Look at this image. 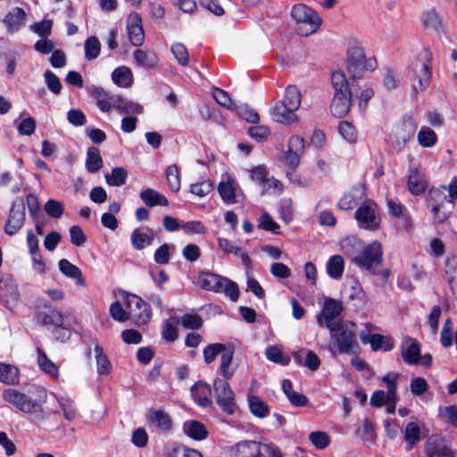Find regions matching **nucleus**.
Returning a JSON list of instances; mask_svg holds the SVG:
<instances>
[{
	"label": "nucleus",
	"instance_id": "obj_1",
	"mask_svg": "<svg viewBox=\"0 0 457 457\" xmlns=\"http://www.w3.org/2000/svg\"><path fill=\"white\" fill-rule=\"evenodd\" d=\"M2 398L24 414L34 415L39 420L46 418L44 404L47 395L42 386L29 385L21 388H5Z\"/></svg>",
	"mask_w": 457,
	"mask_h": 457
},
{
	"label": "nucleus",
	"instance_id": "obj_2",
	"mask_svg": "<svg viewBox=\"0 0 457 457\" xmlns=\"http://www.w3.org/2000/svg\"><path fill=\"white\" fill-rule=\"evenodd\" d=\"M328 330L330 333L328 351L331 353L349 354L354 353L358 348L357 326L354 322L345 320Z\"/></svg>",
	"mask_w": 457,
	"mask_h": 457
},
{
	"label": "nucleus",
	"instance_id": "obj_3",
	"mask_svg": "<svg viewBox=\"0 0 457 457\" xmlns=\"http://www.w3.org/2000/svg\"><path fill=\"white\" fill-rule=\"evenodd\" d=\"M331 85L335 92L330 110L335 117L341 118L349 112L352 96L348 81L342 71L332 72Z\"/></svg>",
	"mask_w": 457,
	"mask_h": 457
},
{
	"label": "nucleus",
	"instance_id": "obj_4",
	"mask_svg": "<svg viewBox=\"0 0 457 457\" xmlns=\"http://www.w3.org/2000/svg\"><path fill=\"white\" fill-rule=\"evenodd\" d=\"M291 17L295 21L298 35L307 37L314 34L321 25L319 14L305 4H295L291 9Z\"/></svg>",
	"mask_w": 457,
	"mask_h": 457
},
{
	"label": "nucleus",
	"instance_id": "obj_5",
	"mask_svg": "<svg viewBox=\"0 0 457 457\" xmlns=\"http://www.w3.org/2000/svg\"><path fill=\"white\" fill-rule=\"evenodd\" d=\"M196 283L203 289L224 293L233 302L238 300L239 288L237 285L225 277L212 272H201L197 276Z\"/></svg>",
	"mask_w": 457,
	"mask_h": 457
},
{
	"label": "nucleus",
	"instance_id": "obj_6",
	"mask_svg": "<svg viewBox=\"0 0 457 457\" xmlns=\"http://www.w3.org/2000/svg\"><path fill=\"white\" fill-rule=\"evenodd\" d=\"M321 310L316 315L317 323L321 328L328 329L339 325V322H345L341 314L343 312V304L340 301L324 296L319 300Z\"/></svg>",
	"mask_w": 457,
	"mask_h": 457
},
{
	"label": "nucleus",
	"instance_id": "obj_7",
	"mask_svg": "<svg viewBox=\"0 0 457 457\" xmlns=\"http://www.w3.org/2000/svg\"><path fill=\"white\" fill-rule=\"evenodd\" d=\"M377 62L374 57H367L359 45H353L347 51V70L353 77H361L363 71H373Z\"/></svg>",
	"mask_w": 457,
	"mask_h": 457
},
{
	"label": "nucleus",
	"instance_id": "obj_8",
	"mask_svg": "<svg viewBox=\"0 0 457 457\" xmlns=\"http://www.w3.org/2000/svg\"><path fill=\"white\" fill-rule=\"evenodd\" d=\"M445 190V187L432 188L429 190L428 197V204L431 208L435 219L439 222H443L448 218L454 206V203L446 195Z\"/></svg>",
	"mask_w": 457,
	"mask_h": 457
},
{
	"label": "nucleus",
	"instance_id": "obj_9",
	"mask_svg": "<svg viewBox=\"0 0 457 457\" xmlns=\"http://www.w3.org/2000/svg\"><path fill=\"white\" fill-rule=\"evenodd\" d=\"M382 246L373 241L353 258V262L361 269L374 272L382 262Z\"/></svg>",
	"mask_w": 457,
	"mask_h": 457
},
{
	"label": "nucleus",
	"instance_id": "obj_10",
	"mask_svg": "<svg viewBox=\"0 0 457 457\" xmlns=\"http://www.w3.org/2000/svg\"><path fill=\"white\" fill-rule=\"evenodd\" d=\"M125 306L129 310L130 320L137 325L146 324L152 316L149 304L134 294H127Z\"/></svg>",
	"mask_w": 457,
	"mask_h": 457
},
{
	"label": "nucleus",
	"instance_id": "obj_11",
	"mask_svg": "<svg viewBox=\"0 0 457 457\" xmlns=\"http://www.w3.org/2000/svg\"><path fill=\"white\" fill-rule=\"evenodd\" d=\"M215 399L218 405L227 414H233L237 410L235 393L228 383L222 378H215L213 381Z\"/></svg>",
	"mask_w": 457,
	"mask_h": 457
},
{
	"label": "nucleus",
	"instance_id": "obj_12",
	"mask_svg": "<svg viewBox=\"0 0 457 457\" xmlns=\"http://www.w3.org/2000/svg\"><path fill=\"white\" fill-rule=\"evenodd\" d=\"M217 190L223 203L228 205L237 203V198L243 195L236 178L228 171L221 174Z\"/></svg>",
	"mask_w": 457,
	"mask_h": 457
},
{
	"label": "nucleus",
	"instance_id": "obj_13",
	"mask_svg": "<svg viewBox=\"0 0 457 457\" xmlns=\"http://www.w3.org/2000/svg\"><path fill=\"white\" fill-rule=\"evenodd\" d=\"M396 379L397 375L387 373L382 378L383 382L386 383L387 391L383 390L375 391L370 397V404L375 407H382L388 402H397L396 394Z\"/></svg>",
	"mask_w": 457,
	"mask_h": 457
},
{
	"label": "nucleus",
	"instance_id": "obj_14",
	"mask_svg": "<svg viewBox=\"0 0 457 457\" xmlns=\"http://www.w3.org/2000/svg\"><path fill=\"white\" fill-rule=\"evenodd\" d=\"M25 205L21 200L14 201L4 224V232L13 236L20 231L25 224Z\"/></svg>",
	"mask_w": 457,
	"mask_h": 457
},
{
	"label": "nucleus",
	"instance_id": "obj_15",
	"mask_svg": "<svg viewBox=\"0 0 457 457\" xmlns=\"http://www.w3.org/2000/svg\"><path fill=\"white\" fill-rule=\"evenodd\" d=\"M354 217L359 226L362 228L374 230L379 227L380 219L374 203L361 205L356 210Z\"/></svg>",
	"mask_w": 457,
	"mask_h": 457
},
{
	"label": "nucleus",
	"instance_id": "obj_16",
	"mask_svg": "<svg viewBox=\"0 0 457 457\" xmlns=\"http://www.w3.org/2000/svg\"><path fill=\"white\" fill-rule=\"evenodd\" d=\"M127 32L130 43L140 46L145 42V32L142 26L141 16L137 12H131L127 18Z\"/></svg>",
	"mask_w": 457,
	"mask_h": 457
},
{
	"label": "nucleus",
	"instance_id": "obj_17",
	"mask_svg": "<svg viewBox=\"0 0 457 457\" xmlns=\"http://www.w3.org/2000/svg\"><path fill=\"white\" fill-rule=\"evenodd\" d=\"M428 457H455V452L450 444L444 438H431L425 445Z\"/></svg>",
	"mask_w": 457,
	"mask_h": 457
},
{
	"label": "nucleus",
	"instance_id": "obj_18",
	"mask_svg": "<svg viewBox=\"0 0 457 457\" xmlns=\"http://www.w3.org/2000/svg\"><path fill=\"white\" fill-rule=\"evenodd\" d=\"M417 124L414 120L408 118L398 125L395 131L396 145L399 149L403 147L414 136Z\"/></svg>",
	"mask_w": 457,
	"mask_h": 457
},
{
	"label": "nucleus",
	"instance_id": "obj_19",
	"mask_svg": "<svg viewBox=\"0 0 457 457\" xmlns=\"http://www.w3.org/2000/svg\"><path fill=\"white\" fill-rule=\"evenodd\" d=\"M270 115L275 121L284 124H294L299 120L295 111H290L282 101L275 104L270 110Z\"/></svg>",
	"mask_w": 457,
	"mask_h": 457
},
{
	"label": "nucleus",
	"instance_id": "obj_20",
	"mask_svg": "<svg viewBox=\"0 0 457 457\" xmlns=\"http://www.w3.org/2000/svg\"><path fill=\"white\" fill-rule=\"evenodd\" d=\"M403 360L409 365H416L420 361V344L413 338L407 337L401 346Z\"/></svg>",
	"mask_w": 457,
	"mask_h": 457
},
{
	"label": "nucleus",
	"instance_id": "obj_21",
	"mask_svg": "<svg viewBox=\"0 0 457 457\" xmlns=\"http://www.w3.org/2000/svg\"><path fill=\"white\" fill-rule=\"evenodd\" d=\"M431 71L426 62L417 63L414 67L412 88L415 92L424 91L429 85Z\"/></svg>",
	"mask_w": 457,
	"mask_h": 457
},
{
	"label": "nucleus",
	"instance_id": "obj_22",
	"mask_svg": "<svg viewBox=\"0 0 457 457\" xmlns=\"http://www.w3.org/2000/svg\"><path fill=\"white\" fill-rule=\"evenodd\" d=\"M360 337L363 344H370L373 351L383 350L387 352L394 348L392 339L380 334H373L370 336L361 331Z\"/></svg>",
	"mask_w": 457,
	"mask_h": 457
},
{
	"label": "nucleus",
	"instance_id": "obj_23",
	"mask_svg": "<svg viewBox=\"0 0 457 457\" xmlns=\"http://www.w3.org/2000/svg\"><path fill=\"white\" fill-rule=\"evenodd\" d=\"M428 187V180L425 174L418 168L410 170L408 188L412 195H420Z\"/></svg>",
	"mask_w": 457,
	"mask_h": 457
},
{
	"label": "nucleus",
	"instance_id": "obj_24",
	"mask_svg": "<svg viewBox=\"0 0 457 457\" xmlns=\"http://www.w3.org/2000/svg\"><path fill=\"white\" fill-rule=\"evenodd\" d=\"M218 244L219 247L225 253H233L237 256H239L243 265L249 269L252 263V260L249 257L248 253L244 251L240 246L237 245L234 242L227 239L219 237L218 238Z\"/></svg>",
	"mask_w": 457,
	"mask_h": 457
},
{
	"label": "nucleus",
	"instance_id": "obj_25",
	"mask_svg": "<svg viewBox=\"0 0 457 457\" xmlns=\"http://www.w3.org/2000/svg\"><path fill=\"white\" fill-rule=\"evenodd\" d=\"M293 357L299 365H303L312 371L317 370L320 365L319 356L311 350L300 349L293 353Z\"/></svg>",
	"mask_w": 457,
	"mask_h": 457
},
{
	"label": "nucleus",
	"instance_id": "obj_26",
	"mask_svg": "<svg viewBox=\"0 0 457 457\" xmlns=\"http://www.w3.org/2000/svg\"><path fill=\"white\" fill-rule=\"evenodd\" d=\"M26 12L22 8L15 7L10 11L4 18L3 22L7 28L9 33H14L20 30L23 25Z\"/></svg>",
	"mask_w": 457,
	"mask_h": 457
},
{
	"label": "nucleus",
	"instance_id": "obj_27",
	"mask_svg": "<svg viewBox=\"0 0 457 457\" xmlns=\"http://www.w3.org/2000/svg\"><path fill=\"white\" fill-rule=\"evenodd\" d=\"M112 105L120 113L141 114L143 106L137 103L129 101L121 96L112 95Z\"/></svg>",
	"mask_w": 457,
	"mask_h": 457
},
{
	"label": "nucleus",
	"instance_id": "obj_28",
	"mask_svg": "<svg viewBox=\"0 0 457 457\" xmlns=\"http://www.w3.org/2000/svg\"><path fill=\"white\" fill-rule=\"evenodd\" d=\"M191 394L194 401L200 406L207 407L212 404L210 398L212 390L208 384L197 382L191 387Z\"/></svg>",
	"mask_w": 457,
	"mask_h": 457
},
{
	"label": "nucleus",
	"instance_id": "obj_29",
	"mask_svg": "<svg viewBox=\"0 0 457 457\" xmlns=\"http://www.w3.org/2000/svg\"><path fill=\"white\" fill-rule=\"evenodd\" d=\"M60 271L67 278L75 279V283L79 287H85L86 281L82 276V272L79 267L71 263L66 259H62L58 262Z\"/></svg>",
	"mask_w": 457,
	"mask_h": 457
},
{
	"label": "nucleus",
	"instance_id": "obj_30",
	"mask_svg": "<svg viewBox=\"0 0 457 457\" xmlns=\"http://www.w3.org/2000/svg\"><path fill=\"white\" fill-rule=\"evenodd\" d=\"M263 444L255 441L239 442L234 448V455L235 457H257Z\"/></svg>",
	"mask_w": 457,
	"mask_h": 457
},
{
	"label": "nucleus",
	"instance_id": "obj_31",
	"mask_svg": "<svg viewBox=\"0 0 457 457\" xmlns=\"http://www.w3.org/2000/svg\"><path fill=\"white\" fill-rule=\"evenodd\" d=\"M149 422L161 432H168L172 428V420L162 410L152 411L148 414Z\"/></svg>",
	"mask_w": 457,
	"mask_h": 457
},
{
	"label": "nucleus",
	"instance_id": "obj_32",
	"mask_svg": "<svg viewBox=\"0 0 457 457\" xmlns=\"http://www.w3.org/2000/svg\"><path fill=\"white\" fill-rule=\"evenodd\" d=\"M37 323L40 325L54 326L64 324V315L59 309H50L48 312H41L36 315Z\"/></svg>",
	"mask_w": 457,
	"mask_h": 457
},
{
	"label": "nucleus",
	"instance_id": "obj_33",
	"mask_svg": "<svg viewBox=\"0 0 457 457\" xmlns=\"http://www.w3.org/2000/svg\"><path fill=\"white\" fill-rule=\"evenodd\" d=\"M362 195L361 188H353L343 195L338 202V207L342 210H352L362 200Z\"/></svg>",
	"mask_w": 457,
	"mask_h": 457
},
{
	"label": "nucleus",
	"instance_id": "obj_34",
	"mask_svg": "<svg viewBox=\"0 0 457 457\" xmlns=\"http://www.w3.org/2000/svg\"><path fill=\"white\" fill-rule=\"evenodd\" d=\"M183 431L187 436L195 440H203L208 435L204 424L197 420H187L184 422Z\"/></svg>",
	"mask_w": 457,
	"mask_h": 457
},
{
	"label": "nucleus",
	"instance_id": "obj_35",
	"mask_svg": "<svg viewBox=\"0 0 457 457\" xmlns=\"http://www.w3.org/2000/svg\"><path fill=\"white\" fill-rule=\"evenodd\" d=\"M247 402L251 413L257 418H265L270 414L269 405L259 396L249 394Z\"/></svg>",
	"mask_w": 457,
	"mask_h": 457
},
{
	"label": "nucleus",
	"instance_id": "obj_36",
	"mask_svg": "<svg viewBox=\"0 0 457 457\" xmlns=\"http://www.w3.org/2000/svg\"><path fill=\"white\" fill-rule=\"evenodd\" d=\"M140 198L149 207L167 206L169 204L168 199L163 195L152 188L143 190L140 193Z\"/></svg>",
	"mask_w": 457,
	"mask_h": 457
},
{
	"label": "nucleus",
	"instance_id": "obj_37",
	"mask_svg": "<svg viewBox=\"0 0 457 457\" xmlns=\"http://www.w3.org/2000/svg\"><path fill=\"white\" fill-rule=\"evenodd\" d=\"M19 380L20 371L16 366L0 362V382L6 385H16Z\"/></svg>",
	"mask_w": 457,
	"mask_h": 457
},
{
	"label": "nucleus",
	"instance_id": "obj_38",
	"mask_svg": "<svg viewBox=\"0 0 457 457\" xmlns=\"http://www.w3.org/2000/svg\"><path fill=\"white\" fill-rule=\"evenodd\" d=\"M345 270V261L341 255L331 256L326 263V271L329 278L339 279Z\"/></svg>",
	"mask_w": 457,
	"mask_h": 457
},
{
	"label": "nucleus",
	"instance_id": "obj_39",
	"mask_svg": "<svg viewBox=\"0 0 457 457\" xmlns=\"http://www.w3.org/2000/svg\"><path fill=\"white\" fill-rule=\"evenodd\" d=\"M136 63L145 69H153L158 63V57L150 51L137 49L133 54Z\"/></svg>",
	"mask_w": 457,
	"mask_h": 457
},
{
	"label": "nucleus",
	"instance_id": "obj_40",
	"mask_svg": "<svg viewBox=\"0 0 457 457\" xmlns=\"http://www.w3.org/2000/svg\"><path fill=\"white\" fill-rule=\"evenodd\" d=\"M112 79L113 83L120 87H129L133 83L132 71L126 66L116 68L112 73Z\"/></svg>",
	"mask_w": 457,
	"mask_h": 457
},
{
	"label": "nucleus",
	"instance_id": "obj_41",
	"mask_svg": "<svg viewBox=\"0 0 457 457\" xmlns=\"http://www.w3.org/2000/svg\"><path fill=\"white\" fill-rule=\"evenodd\" d=\"M281 101L288 106L290 111L296 112L302 102L300 90L294 85L287 87Z\"/></svg>",
	"mask_w": 457,
	"mask_h": 457
},
{
	"label": "nucleus",
	"instance_id": "obj_42",
	"mask_svg": "<svg viewBox=\"0 0 457 457\" xmlns=\"http://www.w3.org/2000/svg\"><path fill=\"white\" fill-rule=\"evenodd\" d=\"M233 353L232 350L227 349L220 356L219 370L225 379H230L236 370L232 366Z\"/></svg>",
	"mask_w": 457,
	"mask_h": 457
},
{
	"label": "nucleus",
	"instance_id": "obj_43",
	"mask_svg": "<svg viewBox=\"0 0 457 457\" xmlns=\"http://www.w3.org/2000/svg\"><path fill=\"white\" fill-rule=\"evenodd\" d=\"M95 357L96 361V370L99 375H108L112 371V364L99 345H96Z\"/></svg>",
	"mask_w": 457,
	"mask_h": 457
},
{
	"label": "nucleus",
	"instance_id": "obj_44",
	"mask_svg": "<svg viewBox=\"0 0 457 457\" xmlns=\"http://www.w3.org/2000/svg\"><path fill=\"white\" fill-rule=\"evenodd\" d=\"M37 363L40 369L54 378H58V367L47 357L46 353L37 348Z\"/></svg>",
	"mask_w": 457,
	"mask_h": 457
},
{
	"label": "nucleus",
	"instance_id": "obj_45",
	"mask_svg": "<svg viewBox=\"0 0 457 457\" xmlns=\"http://www.w3.org/2000/svg\"><path fill=\"white\" fill-rule=\"evenodd\" d=\"M103 166V160L97 148L90 147L87 149L86 168L88 172L95 173Z\"/></svg>",
	"mask_w": 457,
	"mask_h": 457
},
{
	"label": "nucleus",
	"instance_id": "obj_46",
	"mask_svg": "<svg viewBox=\"0 0 457 457\" xmlns=\"http://www.w3.org/2000/svg\"><path fill=\"white\" fill-rule=\"evenodd\" d=\"M179 324L178 317H170L165 320L162 334L166 341L173 342L179 337Z\"/></svg>",
	"mask_w": 457,
	"mask_h": 457
},
{
	"label": "nucleus",
	"instance_id": "obj_47",
	"mask_svg": "<svg viewBox=\"0 0 457 457\" xmlns=\"http://www.w3.org/2000/svg\"><path fill=\"white\" fill-rule=\"evenodd\" d=\"M167 453L169 457H203L197 450L179 444L170 445L167 449Z\"/></svg>",
	"mask_w": 457,
	"mask_h": 457
},
{
	"label": "nucleus",
	"instance_id": "obj_48",
	"mask_svg": "<svg viewBox=\"0 0 457 457\" xmlns=\"http://www.w3.org/2000/svg\"><path fill=\"white\" fill-rule=\"evenodd\" d=\"M265 355L267 359L274 363L287 366L291 359L288 355H285L281 349L277 345H271L266 348Z\"/></svg>",
	"mask_w": 457,
	"mask_h": 457
},
{
	"label": "nucleus",
	"instance_id": "obj_49",
	"mask_svg": "<svg viewBox=\"0 0 457 457\" xmlns=\"http://www.w3.org/2000/svg\"><path fill=\"white\" fill-rule=\"evenodd\" d=\"M417 139L422 147L429 148L436 144L437 136L430 128L422 127L418 132Z\"/></svg>",
	"mask_w": 457,
	"mask_h": 457
},
{
	"label": "nucleus",
	"instance_id": "obj_50",
	"mask_svg": "<svg viewBox=\"0 0 457 457\" xmlns=\"http://www.w3.org/2000/svg\"><path fill=\"white\" fill-rule=\"evenodd\" d=\"M153 241V236L140 229H135L131 233V243L134 248L137 250L144 249L150 245Z\"/></svg>",
	"mask_w": 457,
	"mask_h": 457
},
{
	"label": "nucleus",
	"instance_id": "obj_51",
	"mask_svg": "<svg viewBox=\"0 0 457 457\" xmlns=\"http://www.w3.org/2000/svg\"><path fill=\"white\" fill-rule=\"evenodd\" d=\"M404 437L408 444L409 450L420 440V428L415 422H409L404 428Z\"/></svg>",
	"mask_w": 457,
	"mask_h": 457
},
{
	"label": "nucleus",
	"instance_id": "obj_52",
	"mask_svg": "<svg viewBox=\"0 0 457 457\" xmlns=\"http://www.w3.org/2000/svg\"><path fill=\"white\" fill-rule=\"evenodd\" d=\"M128 172L120 167L113 168L111 174L105 175V181L109 186L120 187L126 182Z\"/></svg>",
	"mask_w": 457,
	"mask_h": 457
},
{
	"label": "nucleus",
	"instance_id": "obj_53",
	"mask_svg": "<svg viewBox=\"0 0 457 457\" xmlns=\"http://www.w3.org/2000/svg\"><path fill=\"white\" fill-rule=\"evenodd\" d=\"M445 275L451 289L457 287V256H451L446 259Z\"/></svg>",
	"mask_w": 457,
	"mask_h": 457
},
{
	"label": "nucleus",
	"instance_id": "obj_54",
	"mask_svg": "<svg viewBox=\"0 0 457 457\" xmlns=\"http://www.w3.org/2000/svg\"><path fill=\"white\" fill-rule=\"evenodd\" d=\"M421 22L425 29L432 31H438L441 27L439 17L434 10L425 12Z\"/></svg>",
	"mask_w": 457,
	"mask_h": 457
},
{
	"label": "nucleus",
	"instance_id": "obj_55",
	"mask_svg": "<svg viewBox=\"0 0 457 457\" xmlns=\"http://www.w3.org/2000/svg\"><path fill=\"white\" fill-rule=\"evenodd\" d=\"M85 49V58L87 60H94L96 59L99 54L101 49L100 41L96 37H88L84 46Z\"/></svg>",
	"mask_w": 457,
	"mask_h": 457
},
{
	"label": "nucleus",
	"instance_id": "obj_56",
	"mask_svg": "<svg viewBox=\"0 0 457 457\" xmlns=\"http://www.w3.org/2000/svg\"><path fill=\"white\" fill-rule=\"evenodd\" d=\"M166 179L170 189L178 192L180 188V176L176 165H170L166 170Z\"/></svg>",
	"mask_w": 457,
	"mask_h": 457
},
{
	"label": "nucleus",
	"instance_id": "obj_57",
	"mask_svg": "<svg viewBox=\"0 0 457 457\" xmlns=\"http://www.w3.org/2000/svg\"><path fill=\"white\" fill-rule=\"evenodd\" d=\"M212 189L213 183L210 179H204L190 185V193L198 197L207 195Z\"/></svg>",
	"mask_w": 457,
	"mask_h": 457
},
{
	"label": "nucleus",
	"instance_id": "obj_58",
	"mask_svg": "<svg viewBox=\"0 0 457 457\" xmlns=\"http://www.w3.org/2000/svg\"><path fill=\"white\" fill-rule=\"evenodd\" d=\"M228 348L220 343L211 344L204 349V359L206 363H212L218 354H222Z\"/></svg>",
	"mask_w": 457,
	"mask_h": 457
},
{
	"label": "nucleus",
	"instance_id": "obj_59",
	"mask_svg": "<svg viewBox=\"0 0 457 457\" xmlns=\"http://www.w3.org/2000/svg\"><path fill=\"white\" fill-rule=\"evenodd\" d=\"M109 312L111 317L116 321L125 322L130 319L129 310L127 308L124 309L122 304L118 301L111 304Z\"/></svg>",
	"mask_w": 457,
	"mask_h": 457
},
{
	"label": "nucleus",
	"instance_id": "obj_60",
	"mask_svg": "<svg viewBox=\"0 0 457 457\" xmlns=\"http://www.w3.org/2000/svg\"><path fill=\"white\" fill-rule=\"evenodd\" d=\"M429 386L425 378L415 377L411 380L410 389L414 396H422L428 392Z\"/></svg>",
	"mask_w": 457,
	"mask_h": 457
},
{
	"label": "nucleus",
	"instance_id": "obj_61",
	"mask_svg": "<svg viewBox=\"0 0 457 457\" xmlns=\"http://www.w3.org/2000/svg\"><path fill=\"white\" fill-rule=\"evenodd\" d=\"M179 323L187 329H198L203 325V320L196 314H185L179 318Z\"/></svg>",
	"mask_w": 457,
	"mask_h": 457
},
{
	"label": "nucleus",
	"instance_id": "obj_62",
	"mask_svg": "<svg viewBox=\"0 0 457 457\" xmlns=\"http://www.w3.org/2000/svg\"><path fill=\"white\" fill-rule=\"evenodd\" d=\"M171 52L176 58L177 62L182 65L186 66L188 63V52L186 46L181 43H175L171 46Z\"/></svg>",
	"mask_w": 457,
	"mask_h": 457
},
{
	"label": "nucleus",
	"instance_id": "obj_63",
	"mask_svg": "<svg viewBox=\"0 0 457 457\" xmlns=\"http://www.w3.org/2000/svg\"><path fill=\"white\" fill-rule=\"evenodd\" d=\"M338 131L340 135L348 142H355L357 133L352 123L348 121H340L338 124Z\"/></svg>",
	"mask_w": 457,
	"mask_h": 457
},
{
	"label": "nucleus",
	"instance_id": "obj_64",
	"mask_svg": "<svg viewBox=\"0 0 457 457\" xmlns=\"http://www.w3.org/2000/svg\"><path fill=\"white\" fill-rule=\"evenodd\" d=\"M45 211L54 219L60 218L64 212L63 204L54 199H49L45 204Z\"/></svg>",
	"mask_w": 457,
	"mask_h": 457
}]
</instances>
